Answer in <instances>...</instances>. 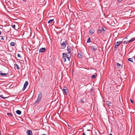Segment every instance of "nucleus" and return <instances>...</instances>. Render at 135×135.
<instances>
[{
  "label": "nucleus",
  "instance_id": "nucleus-1",
  "mask_svg": "<svg viewBox=\"0 0 135 135\" xmlns=\"http://www.w3.org/2000/svg\"><path fill=\"white\" fill-rule=\"evenodd\" d=\"M42 93H40L39 94L37 99L35 102V103L36 104H37L40 102L42 98Z\"/></svg>",
  "mask_w": 135,
  "mask_h": 135
},
{
  "label": "nucleus",
  "instance_id": "nucleus-2",
  "mask_svg": "<svg viewBox=\"0 0 135 135\" xmlns=\"http://www.w3.org/2000/svg\"><path fill=\"white\" fill-rule=\"evenodd\" d=\"M98 47V45L95 43H93L91 47V50L93 51H96Z\"/></svg>",
  "mask_w": 135,
  "mask_h": 135
},
{
  "label": "nucleus",
  "instance_id": "nucleus-3",
  "mask_svg": "<svg viewBox=\"0 0 135 135\" xmlns=\"http://www.w3.org/2000/svg\"><path fill=\"white\" fill-rule=\"evenodd\" d=\"M77 110L78 112L80 114L83 113L85 111L83 108L80 107H78L77 109Z\"/></svg>",
  "mask_w": 135,
  "mask_h": 135
},
{
  "label": "nucleus",
  "instance_id": "nucleus-4",
  "mask_svg": "<svg viewBox=\"0 0 135 135\" xmlns=\"http://www.w3.org/2000/svg\"><path fill=\"white\" fill-rule=\"evenodd\" d=\"M68 42L66 40H65L61 43V45L62 48H65Z\"/></svg>",
  "mask_w": 135,
  "mask_h": 135
},
{
  "label": "nucleus",
  "instance_id": "nucleus-5",
  "mask_svg": "<svg viewBox=\"0 0 135 135\" xmlns=\"http://www.w3.org/2000/svg\"><path fill=\"white\" fill-rule=\"evenodd\" d=\"M62 91L65 95H67L68 93V89L66 87H64L62 90Z\"/></svg>",
  "mask_w": 135,
  "mask_h": 135
},
{
  "label": "nucleus",
  "instance_id": "nucleus-6",
  "mask_svg": "<svg viewBox=\"0 0 135 135\" xmlns=\"http://www.w3.org/2000/svg\"><path fill=\"white\" fill-rule=\"evenodd\" d=\"M122 42V41H117L116 43H115V44H116L115 45L114 47L115 50H116L118 47L119 46L120 44Z\"/></svg>",
  "mask_w": 135,
  "mask_h": 135
},
{
  "label": "nucleus",
  "instance_id": "nucleus-7",
  "mask_svg": "<svg viewBox=\"0 0 135 135\" xmlns=\"http://www.w3.org/2000/svg\"><path fill=\"white\" fill-rule=\"evenodd\" d=\"M66 55L65 56L68 59L69 61H70V60L71 57V54L70 53H67L66 54Z\"/></svg>",
  "mask_w": 135,
  "mask_h": 135
},
{
  "label": "nucleus",
  "instance_id": "nucleus-8",
  "mask_svg": "<svg viewBox=\"0 0 135 135\" xmlns=\"http://www.w3.org/2000/svg\"><path fill=\"white\" fill-rule=\"evenodd\" d=\"M71 47L70 46H68L67 47V50L68 51V53L71 54V52L72 49Z\"/></svg>",
  "mask_w": 135,
  "mask_h": 135
},
{
  "label": "nucleus",
  "instance_id": "nucleus-9",
  "mask_svg": "<svg viewBox=\"0 0 135 135\" xmlns=\"http://www.w3.org/2000/svg\"><path fill=\"white\" fill-rule=\"evenodd\" d=\"M28 84V82L27 81H26L25 83L24 84L23 87L22 89V90H24L26 88Z\"/></svg>",
  "mask_w": 135,
  "mask_h": 135
},
{
  "label": "nucleus",
  "instance_id": "nucleus-10",
  "mask_svg": "<svg viewBox=\"0 0 135 135\" xmlns=\"http://www.w3.org/2000/svg\"><path fill=\"white\" fill-rule=\"evenodd\" d=\"M95 32V30L93 28H91L89 31L90 34L91 35L93 34Z\"/></svg>",
  "mask_w": 135,
  "mask_h": 135
},
{
  "label": "nucleus",
  "instance_id": "nucleus-11",
  "mask_svg": "<svg viewBox=\"0 0 135 135\" xmlns=\"http://www.w3.org/2000/svg\"><path fill=\"white\" fill-rule=\"evenodd\" d=\"M66 55V53H63L62 54V59H63L64 62L66 61V57L65 56Z\"/></svg>",
  "mask_w": 135,
  "mask_h": 135
},
{
  "label": "nucleus",
  "instance_id": "nucleus-12",
  "mask_svg": "<svg viewBox=\"0 0 135 135\" xmlns=\"http://www.w3.org/2000/svg\"><path fill=\"white\" fill-rule=\"evenodd\" d=\"M27 135H32V132L31 130H27Z\"/></svg>",
  "mask_w": 135,
  "mask_h": 135
},
{
  "label": "nucleus",
  "instance_id": "nucleus-13",
  "mask_svg": "<svg viewBox=\"0 0 135 135\" xmlns=\"http://www.w3.org/2000/svg\"><path fill=\"white\" fill-rule=\"evenodd\" d=\"M83 54L82 52H80L78 54V56L79 58H81L83 56Z\"/></svg>",
  "mask_w": 135,
  "mask_h": 135
},
{
  "label": "nucleus",
  "instance_id": "nucleus-14",
  "mask_svg": "<svg viewBox=\"0 0 135 135\" xmlns=\"http://www.w3.org/2000/svg\"><path fill=\"white\" fill-rule=\"evenodd\" d=\"M8 74V73H2V71H0V75L3 77L5 76L6 75H7Z\"/></svg>",
  "mask_w": 135,
  "mask_h": 135
},
{
  "label": "nucleus",
  "instance_id": "nucleus-15",
  "mask_svg": "<svg viewBox=\"0 0 135 135\" xmlns=\"http://www.w3.org/2000/svg\"><path fill=\"white\" fill-rule=\"evenodd\" d=\"M45 48H41L39 50V52H42L45 51Z\"/></svg>",
  "mask_w": 135,
  "mask_h": 135
},
{
  "label": "nucleus",
  "instance_id": "nucleus-16",
  "mask_svg": "<svg viewBox=\"0 0 135 135\" xmlns=\"http://www.w3.org/2000/svg\"><path fill=\"white\" fill-rule=\"evenodd\" d=\"M134 59V57H133L132 58H129L128 59V60L129 61L133 63V60Z\"/></svg>",
  "mask_w": 135,
  "mask_h": 135
},
{
  "label": "nucleus",
  "instance_id": "nucleus-17",
  "mask_svg": "<svg viewBox=\"0 0 135 135\" xmlns=\"http://www.w3.org/2000/svg\"><path fill=\"white\" fill-rule=\"evenodd\" d=\"M80 102L81 103H85L86 102V99H82L81 100Z\"/></svg>",
  "mask_w": 135,
  "mask_h": 135
},
{
  "label": "nucleus",
  "instance_id": "nucleus-18",
  "mask_svg": "<svg viewBox=\"0 0 135 135\" xmlns=\"http://www.w3.org/2000/svg\"><path fill=\"white\" fill-rule=\"evenodd\" d=\"M16 45V43L14 42H11L10 43V45L11 46H14Z\"/></svg>",
  "mask_w": 135,
  "mask_h": 135
},
{
  "label": "nucleus",
  "instance_id": "nucleus-19",
  "mask_svg": "<svg viewBox=\"0 0 135 135\" xmlns=\"http://www.w3.org/2000/svg\"><path fill=\"white\" fill-rule=\"evenodd\" d=\"M16 113L18 115H20L21 114V112L19 110H17L16 112Z\"/></svg>",
  "mask_w": 135,
  "mask_h": 135
},
{
  "label": "nucleus",
  "instance_id": "nucleus-20",
  "mask_svg": "<svg viewBox=\"0 0 135 135\" xmlns=\"http://www.w3.org/2000/svg\"><path fill=\"white\" fill-rule=\"evenodd\" d=\"M54 21V19H51L49 20L48 22V23L49 24L51 23L52 22Z\"/></svg>",
  "mask_w": 135,
  "mask_h": 135
},
{
  "label": "nucleus",
  "instance_id": "nucleus-21",
  "mask_svg": "<svg viewBox=\"0 0 135 135\" xmlns=\"http://www.w3.org/2000/svg\"><path fill=\"white\" fill-rule=\"evenodd\" d=\"M97 74H94V75H93L92 76H91V78L92 79H93V78H95L96 76H97Z\"/></svg>",
  "mask_w": 135,
  "mask_h": 135
},
{
  "label": "nucleus",
  "instance_id": "nucleus-22",
  "mask_svg": "<svg viewBox=\"0 0 135 135\" xmlns=\"http://www.w3.org/2000/svg\"><path fill=\"white\" fill-rule=\"evenodd\" d=\"M135 40V39L134 38H131V40H129V42H132L133 41H134Z\"/></svg>",
  "mask_w": 135,
  "mask_h": 135
},
{
  "label": "nucleus",
  "instance_id": "nucleus-23",
  "mask_svg": "<svg viewBox=\"0 0 135 135\" xmlns=\"http://www.w3.org/2000/svg\"><path fill=\"white\" fill-rule=\"evenodd\" d=\"M7 115L10 117H11L13 116L12 114L11 113H7Z\"/></svg>",
  "mask_w": 135,
  "mask_h": 135
},
{
  "label": "nucleus",
  "instance_id": "nucleus-24",
  "mask_svg": "<svg viewBox=\"0 0 135 135\" xmlns=\"http://www.w3.org/2000/svg\"><path fill=\"white\" fill-rule=\"evenodd\" d=\"M129 43H130V42H129V40H127L124 41V43L125 44H126Z\"/></svg>",
  "mask_w": 135,
  "mask_h": 135
},
{
  "label": "nucleus",
  "instance_id": "nucleus-25",
  "mask_svg": "<svg viewBox=\"0 0 135 135\" xmlns=\"http://www.w3.org/2000/svg\"><path fill=\"white\" fill-rule=\"evenodd\" d=\"M0 97L2 98L5 99L7 98V97H4L3 95H0Z\"/></svg>",
  "mask_w": 135,
  "mask_h": 135
},
{
  "label": "nucleus",
  "instance_id": "nucleus-26",
  "mask_svg": "<svg viewBox=\"0 0 135 135\" xmlns=\"http://www.w3.org/2000/svg\"><path fill=\"white\" fill-rule=\"evenodd\" d=\"M91 42V39L90 38H88L87 41V43H89Z\"/></svg>",
  "mask_w": 135,
  "mask_h": 135
},
{
  "label": "nucleus",
  "instance_id": "nucleus-27",
  "mask_svg": "<svg viewBox=\"0 0 135 135\" xmlns=\"http://www.w3.org/2000/svg\"><path fill=\"white\" fill-rule=\"evenodd\" d=\"M16 66L17 69L18 70H19L20 69V68H19V66H18V65L17 64H16Z\"/></svg>",
  "mask_w": 135,
  "mask_h": 135
},
{
  "label": "nucleus",
  "instance_id": "nucleus-28",
  "mask_svg": "<svg viewBox=\"0 0 135 135\" xmlns=\"http://www.w3.org/2000/svg\"><path fill=\"white\" fill-rule=\"evenodd\" d=\"M102 31V30L99 29L98 30V33H101Z\"/></svg>",
  "mask_w": 135,
  "mask_h": 135
},
{
  "label": "nucleus",
  "instance_id": "nucleus-29",
  "mask_svg": "<svg viewBox=\"0 0 135 135\" xmlns=\"http://www.w3.org/2000/svg\"><path fill=\"white\" fill-rule=\"evenodd\" d=\"M107 104L109 105H110V104H111V103L109 102H108Z\"/></svg>",
  "mask_w": 135,
  "mask_h": 135
},
{
  "label": "nucleus",
  "instance_id": "nucleus-30",
  "mask_svg": "<svg viewBox=\"0 0 135 135\" xmlns=\"http://www.w3.org/2000/svg\"><path fill=\"white\" fill-rule=\"evenodd\" d=\"M117 65L118 66H121V65L120 64L118 63H117Z\"/></svg>",
  "mask_w": 135,
  "mask_h": 135
},
{
  "label": "nucleus",
  "instance_id": "nucleus-31",
  "mask_svg": "<svg viewBox=\"0 0 135 135\" xmlns=\"http://www.w3.org/2000/svg\"><path fill=\"white\" fill-rule=\"evenodd\" d=\"M5 37L3 36H1V39L2 40H3L4 39V38Z\"/></svg>",
  "mask_w": 135,
  "mask_h": 135
},
{
  "label": "nucleus",
  "instance_id": "nucleus-32",
  "mask_svg": "<svg viewBox=\"0 0 135 135\" xmlns=\"http://www.w3.org/2000/svg\"><path fill=\"white\" fill-rule=\"evenodd\" d=\"M130 101L132 103H134L133 101L132 100V99L131 98L130 99Z\"/></svg>",
  "mask_w": 135,
  "mask_h": 135
},
{
  "label": "nucleus",
  "instance_id": "nucleus-33",
  "mask_svg": "<svg viewBox=\"0 0 135 135\" xmlns=\"http://www.w3.org/2000/svg\"><path fill=\"white\" fill-rule=\"evenodd\" d=\"M17 57H21V56L20 54H17Z\"/></svg>",
  "mask_w": 135,
  "mask_h": 135
},
{
  "label": "nucleus",
  "instance_id": "nucleus-34",
  "mask_svg": "<svg viewBox=\"0 0 135 135\" xmlns=\"http://www.w3.org/2000/svg\"><path fill=\"white\" fill-rule=\"evenodd\" d=\"M123 1V0H117L118 2L119 3H120V2H121V1Z\"/></svg>",
  "mask_w": 135,
  "mask_h": 135
},
{
  "label": "nucleus",
  "instance_id": "nucleus-35",
  "mask_svg": "<svg viewBox=\"0 0 135 135\" xmlns=\"http://www.w3.org/2000/svg\"><path fill=\"white\" fill-rule=\"evenodd\" d=\"M12 27L13 28H15V25H13L12 26Z\"/></svg>",
  "mask_w": 135,
  "mask_h": 135
},
{
  "label": "nucleus",
  "instance_id": "nucleus-36",
  "mask_svg": "<svg viewBox=\"0 0 135 135\" xmlns=\"http://www.w3.org/2000/svg\"><path fill=\"white\" fill-rule=\"evenodd\" d=\"M114 88L113 87H110V89H111V90L112 91V89Z\"/></svg>",
  "mask_w": 135,
  "mask_h": 135
},
{
  "label": "nucleus",
  "instance_id": "nucleus-37",
  "mask_svg": "<svg viewBox=\"0 0 135 135\" xmlns=\"http://www.w3.org/2000/svg\"><path fill=\"white\" fill-rule=\"evenodd\" d=\"M93 91V90L92 89H90V92H92V91Z\"/></svg>",
  "mask_w": 135,
  "mask_h": 135
},
{
  "label": "nucleus",
  "instance_id": "nucleus-38",
  "mask_svg": "<svg viewBox=\"0 0 135 135\" xmlns=\"http://www.w3.org/2000/svg\"><path fill=\"white\" fill-rule=\"evenodd\" d=\"M128 37V36H127V37H126L125 38H124V39H127L128 38V37Z\"/></svg>",
  "mask_w": 135,
  "mask_h": 135
},
{
  "label": "nucleus",
  "instance_id": "nucleus-39",
  "mask_svg": "<svg viewBox=\"0 0 135 135\" xmlns=\"http://www.w3.org/2000/svg\"><path fill=\"white\" fill-rule=\"evenodd\" d=\"M22 1L24 2H25L26 1V0H22Z\"/></svg>",
  "mask_w": 135,
  "mask_h": 135
},
{
  "label": "nucleus",
  "instance_id": "nucleus-40",
  "mask_svg": "<svg viewBox=\"0 0 135 135\" xmlns=\"http://www.w3.org/2000/svg\"><path fill=\"white\" fill-rule=\"evenodd\" d=\"M101 30H103L104 31V32L105 30L104 29H103V28H102Z\"/></svg>",
  "mask_w": 135,
  "mask_h": 135
},
{
  "label": "nucleus",
  "instance_id": "nucleus-41",
  "mask_svg": "<svg viewBox=\"0 0 135 135\" xmlns=\"http://www.w3.org/2000/svg\"><path fill=\"white\" fill-rule=\"evenodd\" d=\"M2 33V32L1 31H0V35H1Z\"/></svg>",
  "mask_w": 135,
  "mask_h": 135
},
{
  "label": "nucleus",
  "instance_id": "nucleus-42",
  "mask_svg": "<svg viewBox=\"0 0 135 135\" xmlns=\"http://www.w3.org/2000/svg\"><path fill=\"white\" fill-rule=\"evenodd\" d=\"M83 135H85V134L84 133H83Z\"/></svg>",
  "mask_w": 135,
  "mask_h": 135
},
{
  "label": "nucleus",
  "instance_id": "nucleus-43",
  "mask_svg": "<svg viewBox=\"0 0 135 135\" xmlns=\"http://www.w3.org/2000/svg\"><path fill=\"white\" fill-rule=\"evenodd\" d=\"M109 135H112V134H110Z\"/></svg>",
  "mask_w": 135,
  "mask_h": 135
},
{
  "label": "nucleus",
  "instance_id": "nucleus-44",
  "mask_svg": "<svg viewBox=\"0 0 135 135\" xmlns=\"http://www.w3.org/2000/svg\"><path fill=\"white\" fill-rule=\"evenodd\" d=\"M74 1H76V0H74Z\"/></svg>",
  "mask_w": 135,
  "mask_h": 135
}]
</instances>
